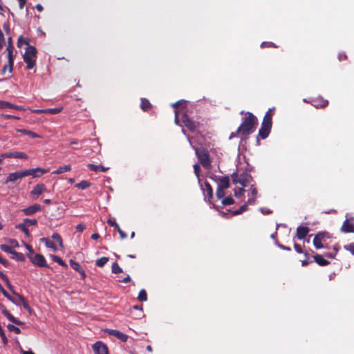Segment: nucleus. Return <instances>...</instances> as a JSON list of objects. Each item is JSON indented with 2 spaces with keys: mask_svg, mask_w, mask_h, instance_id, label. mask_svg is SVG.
<instances>
[{
  "mask_svg": "<svg viewBox=\"0 0 354 354\" xmlns=\"http://www.w3.org/2000/svg\"><path fill=\"white\" fill-rule=\"evenodd\" d=\"M257 124V118L249 113L237 129V134L248 136L254 131Z\"/></svg>",
  "mask_w": 354,
  "mask_h": 354,
  "instance_id": "1",
  "label": "nucleus"
},
{
  "mask_svg": "<svg viewBox=\"0 0 354 354\" xmlns=\"http://www.w3.org/2000/svg\"><path fill=\"white\" fill-rule=\"evenodd\" d=\"M37 49L35 46L28 45L23 55L24 61L26 64V68L32 69L36 66Z\"/></svg>",
  "mask_w": 354,
  "mask_h": 354,
  "instance_id": "2",
  "label": "nucleus"
},
{
  "mask_svg": "<svg viewBox=\"0 0 354 354\" xmlns=\"http://www.w3.org/2000/svg\"><path fill=\"white\" fill-rule=\"evenodd\" d=\"M273 109H274V108L270 109L266 112V115H264V118H263V122L261 124V127L259 131V135L262 139H266L270 133L271 127H272V114L271 112Z\"/></svg>",
  "mask_w": 354,
  "mask_h": 354,
  "instance_id": "3",
  "label": "nucleus"
},
{
  "mask_svg": "<svg viewBox=\"0 0 354 354\" xmlns=\"http://www.w3.org/2000/svg\"><path fill=\"white\" fill-rule=\"evenodd\" d=\"M251 192L248 194V199L247 201V203L244 205H243L238 210H236L233 212L234 215H237L239 214L243 213V212L247 210V207L248 205H254L255 203V200L257 195V191L255 187H253V186L250 188Z\"/></svg>",
  "mask_w": 354,
  "mask_h": 354,
  "instance_id": "4",
  "label": "nucleus"
},
{
  "mask_svg": "<svg viewBox=\"0 0 354 354\" xmlns=\"http://www.w3.org/2000/svg\"><path fill=\"white\" fill-rule=\"evenodd\" d=\"M195 152L203 167L209 168L211 165V162L207 151L203 149H196Z\"/></svg>",
  "mask_w": 354,
  "mask_h": 354,
  "instance_id": "5",
  "label": "nucleus"
},
{
  "mask_svg": "<svg viewBox=\"0 0 354 354\" xmlns=\"http://www.w3.org/2000/svg\"><path fill=\"white\" fill-rule=\"evenodd\" d=\"M329 238V235L326 232H319L313 239V245L317 249H321L326 247V239Z\"/></svg>",
  "mask_w": 354,
  "mask_h": 354,
  "instance_id": "6",
  "label": "nucleus"
},
{
  "mask_svg": "<svg viewBox=\"0 0 354 354\" xmlns=\"http://www.w3.org/2000/svg\"><path fill=\"white\" fill-rule=\"evenodd\" d=\"M28 258L31 261V262L39 267H47V263L44 258V257L41 254H37L35 255H28Z\"/></svg>",
  "mask_w": 354,
  "mask_h": 354,
  "instance_id": "7",
  "label": "nucleus"
},
{
  "mask_svg": "<svg viewBox=\"0 0 354 354\" xmlns=\"http://www.w3.org/2000/svg\"><path fill=\"white\" fill-rule=\"evenodd\" d=\"M48 169H43L41 167L25 170L26 176H32L33 178H39L43 174L48 173Z\"/></svg>",
  "mask_w": 354,
  "mask_h": 354,
  "instance_id": "8",
  "label": "nucleus"
},
{
  "mask_svg": "<svg viewBox=\"0 0 354 354\" xmlns=\"http://www.w3.org/2000/svg\"><path fill=\"white\" fill-rule=\"evenodd\" d=\"M182 120L185 126L192 132L195 131L198 126V123L192 121L186 114L183 115Z\"/></svg>",
  "mask_w": 354,
  "mask_h": 354,
  "instance_id": "9",
  "label": "nucleus"
},
{
  "mask_svg": "<svg viewBox=\"0 0 354 354\" xmlns=\"http://www.w3.org/2000/svg\"><path fill=\"white\" fill-rule=\"evenodd\" d=\"M93 349L95 354H109L106 344L102 342H97L93 345Z\"/></svg>",
  "mask_w": 354,
  "mask_h": 354,
  "instance_id": "10",
  "label": "nucleus"
},
{
  "mask_svg": "<svg viewBox=\"0 0 354 354\" xmlns=\"http://www.w3.org/2000/svg\"><path fill=\"white\" fill-rule=\"evenodd\" d=\"M41 206L39 204H34L32 205H30L26 208H24L21 209V212L26 215V216H31L37 212H39L41 210Z\"/></svg>",
  "mask_w": 354,
  "mask_h": 354,
  "instance_id": "11",
  "label": "nucleus"
},
{
  "mask_svg": "<svg viewBox=\"0 0 354 354\" xmlns=\"http://www.w3.org/2000/svg\"><path fill=\"white\" fill-rule=\"evenodd\" d=\"M46 191V187L43 183H39L36 185L30 194L35 198H37L43 192Z\"/></svg>",
  "mask_w": 354,
  "mask_h": 354,
  "instance_id": "12",
  "label": "nucleus"
},
{
  "mask_svg": "<svg viewBox=\"0 0 354 354\" xmlns=\"http://www.w3.org/2000/svg\"><path fill=\"white\" fill-rule=\"evenodd\" d=\"M353 218L346 219L341 227V231L344 233L354 232V223L351 222Z\"/></svg>",
  "mask_w": 354,
  "mask_h": 354,
  "instance_id": "13",
  "label": "nucleus"
},
{
  "mask_svg": "<svg viewBox=\"0 0 354 354\" xmlns=\"http://www.w3.org/2000/svg\"><path fill=\"white\" fill-rule=\"evenodd\" d=\"M26 177V172L24 171H17L14 173H11L8 175L6 183L8 182H15L17 180L21 179Z\"/></svg>",
  "mask_w": 354,
  "mask_h": 354,
  "instance_id": "14",
  "label": "nucleus"
},
{
  "mask_svg": "<svg viewBox=\"0 0 354 354\" xmlns=\"http://www.w3.org/2000/svg\"><path fill=\"white\" fill-rule=\"evenodd\" d=\"M1 157L2 158H23V159H27L28 156L23 153V152H19V151H15V152H8L5 153H2L1 155Z\"/></svg>",
  "mask_w": 354,
  "mask_h": 354,
  "instance_id": "15",
  "label": "nucleus"
},
{
  "mask_svg": "<svg viewBox=\"0 0 354 354\" xmlns=\"http://www.w3.org/2000/svg\"><path fill=\"white\" fill-rule=\"evenodd\" d=\"M309 232V229L308 227L299 225L297 228V234L296 236L299 240H303L306 236V235Z\"/></svg>",
  "mask_w": 354,
  "mask_h": 354,
  "instance_id": "16",
  "label": "nucleus"
},
{
  "mask_svg": "<svg viewBox=\"0 0 354 354\" xmlns=\"http://www.w3.org/2000/svg\"><path fill=\"white\" fill-rule=\"evenodd\" d=\"M69 263H70L71 266V267H72L75 270L77 271V272H78L82 275V277L83 278H84V277H85V276H86L85 272H84V271L82 269V268L80 267V264H79L77 262H76V261H73V260H70Z\"/></svg>",
  "mask_w": 354,
  "mask_h": 354,
  "instance_id": "17",
  "label": "nucleus"
},
{
  "mask_svg": "<svg viewBox=\"0 0 354 354\" xmlns=\"http://www.w3.org/2000/svg\"><path fill=\"white\" fill-rule=\"evenodd\" d=\"M87 167L91 171H95V172H98V171L105 172V171H106L108 170V167H105L102 166V165H95L94 164H88L87 165Z\"/></svg>",
  "mask_w": 354,
  "mask_h": 354,
  "instance_id": "18",
  "label": "nucleus"
},
{
  "mask_svg": "<svg viewBox=\"0 0 354 354\" xmlns=\"http://www.w3.org/2000/svg\"><path fill=\"white\" fill-rule=\"evenodd\" d=\"M230 187V180L227 177L222 178L218 183V187L226 189Z\"/></svg>",
  "mask_w": 354,
  "mask_h": 354,
  "instance_id": "19",
  "label": "nucleus"
},
{
  "mask_svg": "<svg viewBox=\"0 0 354 354\" xmlns=\"http://www.w3.org/2000/svg\"><path fill=\"white\" fill-rule=\"evenodd\" d=\"M237 177V176L236 175H233L232 176V178H233V181L234 183H240L243 187H245L246 186V184L249 181V179L251 178V177L250 176H246L245 177H243V178H241L239 179H236V178Z\"/></svg>",
  "mask_w": 354,
  "mask_h": 354,
  "instance_id": "20",
  "label": "nucleus"
},
{
  "mask_svg": "<svg viewBox=\"0 0 354 354\" xmlns=\"http://www.w3.org/2000/svg\"><path fill=\"white\" fill-rule=\"evenodd\" d=\"M110 334L118 337L119 339L122 340V342H126L128 339V336L127 335H125L118 330H111L110 332Z\"/></svg>",
  "mask_w": 354,
  "mask_h": 354,
  "instance_id": "21",
  "label": "nucleus"
},
{
  "mask_svg": "<svg viewBox=\"0 0 354 354\" xmlns=\"http://www.w3.org/2000/svg\"><path fill=\"white\" fill-rule=\"evenodd\" d=\"M314 259L318 265L322 266H327L329 264V261L324 259L323 257L319 254L314 256Z\"/></svg>",
  "mask_w": 354,
  "mask_h": 354,
  "instance_id": "22",
  "label": "nucleus"
},
{
  "mask_svg": "<svg viewBox=\"0 0 354 354\" xmlns=\"http://www.w3.org/2000/svg\"><path fill=\"white\" fill-rule=\"evenodd\" d=\"M40 240L42 243H44L46 245L47 248L52 249L55 252L57 251V249L55 243L50 240H49L48 238H41Z\"/></svg>",
  "mask_w": 354,
  "mask_h": 354,
  "instance_id": "23",
  "label": "nucleus"
},
{
  "mask_svg": "<svg viewBox=\"0 0 354 354\" xmlns=\"http://www.w3.org/2000/svg\"><path fill=\"white\" fill-rule=\"evenodd\" d=\"M71 169V167L70 165H66L62 167H59L57 169L53 171L54 174H60L66 171H68Z\"/></svg>",
  "mask_w": 354,
  "mask_h": 354,
  "instance_id": "24",
  "label": "nucleus"
},
{
  "mask_svg": "<svg viewBox=\"0 0 354 354\" xmlns=\"http://www.w3.org/2000/svg\"><path fill=\"white\" fill-rule=\"evenodd\" d=\"M16 227L18 230L22 231L26 234V236L28 237L30 236V232H29V230L28 229L26 223H19L16 226Z\"/></svg>",
  "mask_w": 354,
  "mask_h": 354,
  "instance_id": "25",
  "label": "nucleus"
},
{
  "mask_svg": "<svg viewBox=\"0 0 354 354\" xmlns=\"http://www.w3.org/2000/svg\"><path fill=\"white\" fill-rule=\"evenodd\" d=\"M11 254H12L11 258L13 259H15V260L19 261H24L25 260V257L22 253L17 252L14 250Z\"/></svg>",
  "mask_w": 354,
  "mask_h": 354,
  "instance_id": "26",
  "label": "nucleus"
},
{
  "mask_svg": "<svg viewBox=\"0 0 354 354\" xmlns=\"http://www.w3.org/2000/svg\"><path fill=\"white\" fill-rule=\"evenodd\" d=\"M8 59L9 62V73H11L12 71L13 64H14V55L13 52L8 53Z\"/></svg>",
  "mask_w": 354,
  "mask_h": 354,
  "instance_id": "27",
  "label": "nucleus"
},
{
  "mask_svg": "<svg viewBox=\"0 0 354 354\" xmlns=\"http://www.w3.org/2000/svg\"><path fill=\"white\" fill-rule=\"evenodd\" d=\"M91 186V183L87 180H82L76 184L75 187L79 189H85Z\"/></svg>",
  "mask_w": 354,
  "mask_h": 354,
  "instance_id": "28",
  "label": "nucleus"
},
{
  "mask_svg": "<svg viewBox=\"0 0 354 354\" xmlns=\"http://www.w3.org/2000/svg\"><path fill=\"white\" fill-rule=\"evenodd\" d=\"M50 257H51V259L54 262L57 263L59 265H60V266H63L64 268L67 267V265L66 264V263L60 257H59L58 256L52 254V255H50Z\"/></svg>",
  "mask_w": 354,
  "mask_h": 354,
  "instance_id": "29",
  "label": "nucleus"
},
{
  "mask_svg": "<svg viewBox=\"0 0 354 354\" xmlns=\"http://www.w3.org/2000/svg\"><path fill=\"white\" fill-rule=\"evenodd\" d=\"M23 45H28L29 44V39L28 38H25L23 36H20L17 41V46L19 48H21Z\"/></svg>",
  "mask_w": 354,
  "mask_h": 354,
  "instance_id": "30",
  "label": "nucleus"
},
{
  "mask_svg": "<svg viewBox=\"0 0 354 354\" xmlns=\"http://www.w3.org/2000/svg\"><path fill=\"white\" fill-rule=\"evenodd\" d=\"M151 106L150 102L145 98L141 99L140 107L143 111H147Z\"/></svg>",
  "mask_w": 354,
  "mask_h": 354,
  "instance_id": "31",
  "label": "nucleus"
},
{
  "mask_svg": "<svg viewBox=\"0 0 354 354\" xmlns=\"http://www.w3.org/2000/svg\"><path fill=\"white\" fill-rule=\"evenodd\" d=\"M319 102H317V101H315V104H314V106L316 107V108H319V107H325L326 106H327L328 104V101L326 100H324L322 98L318 100Z\"/></svg>",
  "mask_w": 354,
  "mask_h": 354,
  "instance_id": "32",
  "label": "nucleus"
},
{
  "mask_svg": "<svg viewBox=\"0 0 354 354\" xmlns=\"http://www.w3.org/2000/svg\"><path fill=\"white\" fill-rule=\"evenodd\" d=\"M319 102H317V101H315V104H314V106L316 107V108H319V107H325L326 106H327L328 104V101L326 100H324L322 98L318 100Z\"/></svg>",
  "mask_w": 354,
  "mask_h": 354,
  "instance_id": "33",
  "label": "nucleus"
},
{
  "mask_svg": "<svg viewBox=\"0 0 354 354\" xmlns=\"http://www.w3.org/2000/svg\"><path fill=\"white\" fill-rule=\"evenodd\" d=\"M52 238L58 243L60 248H64L62 239L58 233H53Z\"/></svg>",
  "mask_w": 354,
  "mask_h": 354,
  "instance_id": "34",
  "label": "nucleus"
},
{
  "mask_svg": "<svg viewBox=\"0 0 354 354\" xmlns=\"http://www.w3.org/2000/svg\"><path fill=\"white\" fill-rule=\"evenodd\" d=\"M109 261V258L101 257L96 261V266L100 268L103 267Z\"/></svg>",
  "mask_w": 354,
  "mask_h": 354,
  "instance_id": "35",
  "label": "nucleus"
},
{
  "mask_svg": "<svg viewBox=\"0 0 354 354\" xmlns=\"http://www.w3.org/2000/svg\"><path fill=\"white\" fill-rule=\"evenodd\" d=\"M0 249L8 254H12L14 250L10 247L8 244H1L0 245Z\"/></svg>",
  "mask_w": 354,
  "mask_h": 354,
  "instance_id": "36",
  "label": "nucleus"
},
{
  "mask_svg": "<svg viewBox=\"0 0 354 354\" xmlns=\"http://www.w3.org/2000/svg\"><path fill=\"white\" fill-rule=\"evenodd\" d=\"M4 315L7 317V318L11 321L12 322L17 324V325H20L21 324V322L17 319L16 318H15L12 315H10L8 312L6 311L4 313Z\"/></svg>",
  "mask_w": 354,
  "mask_h": 354,
  "instance_id": "37",
  "label": "nucleus"
},
{
  "mask_svg": "<svg viewBox=\"0 0 354 354\" xmlns=\"http://www.w3.org/2000/svg\"><path fill=\"white\" fill-rule=\"evenodd\" d=\"M138 299L140 301H147V292H146V291H145L144 289L141 290L139 292Z\"/></svg>",
  "mask_w": 354,
  "mask_h": 354,
  "instance_id": "38",
  "label": "nucleus"
},
{
  "mask_svg": "<svg viewBox=\"0 0 354 354\" xmlns=\"http://www.w3.org/2000/svg\"><path fill=\"white\" fill-rule=\"evenodd\" d=\"M62 110V107L53 108V109H46V113L49 114H57Z\"/></svg>",
  "mask_w": 354,
  "mask_h": 354,
  "instance_id": "39",
  "label": "nucleus"
},
{
  "mask_svg": "<svg viewBox=\"0 0 354 354\" xmlns=\"http://www.w3.org/2000/svg\"><path fill=\"white\" fill-rule=\"evenodd\" d=\"M19 301L21 303V306L26 310H30V308L29 306L28 303L27 301L24 299V297L21 296H19Z\"/></svg>",
  "mask_w": 354,
  "mask_h": 354,
  "instance_id": "40",
  "label": "nucleus"
},
{
  "mask_svg": "<svg viewBox=\"0 0 354 354\" xmlns=\"http://www.w3.org/2000/svg\"><path fill=\"white\" fill-rule=\"evenodd\" d=\"M111 269L113 273L117 274L122 272V268L119 266V265L117 263H113Z\"/></svg>",
  "mask_w": 354,
  "mask_h": 354,
  "instance_id": "41",
  "label": "nucleus"
},
{
  "mask_svg": "<svg viewBox=\"0 0 354 354\" xmlns=\"http://www.w3.org/2000/svg\"><path fill=\"white\" fill-rule=\"evenodd\" d=\"M7 328L8 329L10 330V331H12V332H14L16 334H19L21 333V330L19 328L12 325V324H8L7 326Z\"/></svg>",
  "mask_w": 354,
  "mask_h": 354,
  "instance_id": "42",
  "label": "nucleus"
},
{
  "mask_svg": "<svg viewBox=\"0 0 354 354\" xmlns=\"http://www.w3.org/2000/svg\"><path fill=\"white\" fill-rule=\"evenodd\" d=\"M8 244L13 250L15 248H18L19 246L18 241L17 240H15V239H9L8 241Z\"/></svg>",
  "mask_w": 354,
  "mask_h": 354,
  "instance_id": "43",
  "label": "nucleus"
},
{
  "mask_svg": "<svg viewBox=\"0 0 354 354\" xmlns=\"http://www.w3.org/2000/svg\"><path fill=\"white\" fill-rule=\"evenodd\" d=\"M12 105V104L8 102L0 100V109H7V108L11 109Z\"/></svg>",
  "mask_w": 354,
  "mask_h": 354,
  "instance_id": "44",
  "label": "nucleus"
},
{
  "mask_svg": "<svg viewBox=\"0 0 354 354\" xmlns=\"http://www.w3.org/2000/svg\"><path fill=\"white\" fill-rule=\"evenodd\" d=\"M19 131L23 133H25V134L30 136L31 138H37L38 137L37 134H36L35 133L28 131V130H26V129L19 130Z\"/></svg>",
  "mask_w": 354,
  "mask_h": 354,
  "instance_id": "45",
  "label": "nucleus"
},
{
  "mask_svg": "<svg viewBox=\"0 0 354 354\" xmlns=\"http://www.w3.org/2000/svg\"><path fill=\"white\" fill-rule=\"evenodd\" d=\"M23 223H26L27 226L36 225L37 224V221L36 219L25 218Z\"/></svg>",
  "mask_w": 354,
  "mask_h": 354,
  "instance_id": "46",
  "label": "nucleus"
},
{
  "mask_svg": "<svg viewBox=\"0 0 354 354\" xmlns=\"http://www.w3.org/2000/svg\"><path fill=\"white\" fill-rule=\"evenodd\" d=\"M0 278L6 282V285L9 288H11V284L10 283V281H9L8 277L1 271H0Z\"/></svg>",
  "mask_w": 354,
  "mask_h": 354,
  "instance_id": "47",
  "label": "nucleus"
},
{
  "mask_svg": "<svg viewBox=\"0 0 354 354\" xmlns=\"http://www.w3.org/2000/svg\"><path fill=\"white\" fill-rule=\"evenodd\" d=\"M222 203L224 205H230L234 203V200L231 197H226L223 199Z\"/></svg>",
  "mask_w": 354,
  "mask_h": 354,
  "instance_id": "48",
  "label": "nucleus"
},
{
  "mask_svg": "<svg viewBox=\"0 0 354 354\" xmlns=\"http://www.w3.org/2000/svg\"><path fill=\"white\" fill-rule=\"evenodd\" d=\"M225 189L217 187L216 196L218 198H223L225 196Z\"/></svg>",
  "mask_w": 354,
  "mask_h": 354,
  "instance_id": "49",
  "label": "nucleus"
},
{
  "mask_svg": "<svg viewBox=\"0 0 354 354\" xmlns=\"http://www.w3.org/2000/svg\"><path fill=\"white\" fill-rule=\"evenodd\" d=\"M107 223H109V225H110L111 226H114L116 229L118 228L120 226L118 225V224L116 223L115 218H109L108 219L107 221Z\"/></svg>",
  "mask_w": 354,
  "mask_h": 354,
  "instance_id": "50",
  "label": "nucleus"
},
{
  "mask_svg": "<svg viewBox=\"0 0 354 354\" xmlns=\"http://www.w3.org/2000/svg\"><path fill=\"white\" fill-rule=\"evenodd\" d=\"M205 187L207 188V194L210 197H212V194H213V191H212V189L210 185L208 183H205Z\"/></svg>",
  "mask_w": 354,
  "mask_h": 354,
  "instance_id": "51",
  "label": "nucleus"
},
{
  "mask_svg": "<svg viewBox=\"0 0 354 354\" xmlns=\"http://www.w3.org/2000/svg\"><path fill=\"white\" fill-rule=\"evenodd\" d=\"M0 291L2 294L7 297L9 300H11V297L8 295V293L6 291V290L3 288V286L0 284Z\"/></svg>",
  "mask_w": 354,
  "mask_h": 354,
  "instance_id": "52",
  "label": "nucleus"
},
{
  "mask_svg": "<svg viewBox=\"0 0 354 354\" xmlns=\"http://www.w3.org/2000/svg\"><path fill=\"white\" fill-rule=\"evenodd\" d=\"M344 248L354 254V243L346 245Z\"/></svg>",
  "mask_w": 354,
  "mask_h": 354,
  "instance_id": "53",
  "label": "nucleus"
},
{
  "mask_svg": "<svg viewBox=\"0 0 354 354\" xmlns=\"http://www.w3.org/2000/svg\"><path fill=\"white\" fill-rule=\"evenodd\" d=\"M25 247L28 250V255H35L34 254V251L32 249L31 246L29 245L28 244H25Z\"/></svg>",
  "mask_w": 354,
  "mask_h": 354,
  "instance_id": "54",
  "label": "nucleus"
},
{
  "mask_svg": "<svg viewBox=\"0 0 354 354\" xmlns=\"http://www.w3.org/2000/svg\"><path fill=\"white\" fill-rule=\"evenodd\" d=\"M25 247L28 250V255H35L34 254V251L32 249L31 246L29 245L28 244H25Z\"/></svg>",
  "mask_w": 354,
  "mask_h": 354,
  "instance_id": "55",
  "label": "nucleus"
},
{
  "mask_svg": "<svg viewBox=\"0 0 354 354\" xmlns=\"http://www.w3.org/2000/svg\"><path fill=\"white\" fill-rule=\"evenodd\" d=\"M86 229L85 225L80 223L76 226V230L79 232H82Z\"/></svg>",
  "mask_w": 354,
  "mask_h": 354,
  "instance_id": "56",
  "label": "nucleus"
},
{
  "mask_svg": "<svg viewBox=\"0 0 354 354\" xmlns=\"http://www.w3.org/2000/svg\"><path fill=\"white\" fill-rule=\"evenodd\" d=\"M294 248H295V250H296L297 252H298L299 254L303 253V250H302L301 246L299 244L295 243L294 244Z\"/></svg>",
  "mask_w": 354,
  "mask_h": 354,
  "instance_id": "57",
  "label": "nucleus"
},
{
  "mask_svg": "<svg viewBox=\"0 0 354 354\" xmlns=\"http://www.w3.org/2000/svg\"><path fill=\"white\" fill-rule=\"evenodd\" d=\"M117 230H118V233L120 234V238L122 239H124L125 238H127V234L120 229V227L118 228H117Z\"/></svg>",
  "mask_w": 354,
  "mask_h": 354,
  "instance_id": "58",
  "label": "nucleus"
},
{
  "mask_svg": "<svg viewBox=\"0 0 354 354\" xmlns=\"http://www.w3.org/2000/svg\"><path fill=\"white\" fill-rule=\"evenodd\" d=\"M259 210L263 214H270L271 213V211L266 207H261L259 209Z\"/></svg>",
  "mask_w": 354,
  "mask_h": 354,
  "instance_id": "59",
  "label": "nucleus"
},
{
  "mask_svg": "<svg viewBox=\"0 0 354 354\" xmlns=\"http://www.w3.org/2000/svg\"><path fill=\"white\" fill-rule=\"evenodd\" d=\"M194 173H195L196 176L197 177H198V176H199V171H200V167H199V165H197V164H195V165H194Z\"/></svg>",
  "mask_w": 354,
  "mask_h": 354,
  "instance_id": "60",
  "label": "nucleus"
},
{
  "mask_svg": "<svg viewBox=\"0 0 354 354\" xmlns=\"http://www.w3.org/2000/svg\"><path fill=\"white\" fill-rule=\"evenodd\" d=\"M245 192V190L243 188H240L238 191H235V196L239 197L242 195V194Z\"/></svg>",
  "mask_w": 354,
  "mask_h": 354,
  "instance_id": "61",
  "label": "nucleus"
},
{
  "mask_svg": "<svg viewBox=\"0 0 354 354\" xmlns=\"http://www.w3.org/2000/svg\"><path fill=\"white\" fill-rule=\"evenodd\" d=\"M3 117L5 119H10V118H13V119H16V120H19L20 119L19 117L12 115H3Z\"/></svg>",
  "mask_w": 354,
  "mask_h": 354,
  "instance_id": "62",
  "label": "nucleus"
},
{
  "mask_svg": "<svg viewBox=\"0 0 354 354\" xmlns=\"http://www.w3.org/2000/svg\"><path fill=\"white\" fill-rule=\"evenodd\" d=\"M11 109H14L18 111H25V109L23 106L15 105L12 104Z\"/></svg>",
  "mask_w": 354,
  "mask_h": 354,
  "instance_id": "63",
  "label": "nucleus"
},
{
  "mask_svg": "<svg viewBox=\"0 0 354 354\" xmlns=\"http://www.w3.org/2000/svg\"><path fill=\"white\" fill-rule=\"evenodd\" d=\"M18 2H19V8L20 9H23L24 8V5L26 4V0H17Z\"/></svg>",
  "mask_w": 354,
  "mask_h": 354,
  "instance_id": "64",
  "label": "nucleus"
}]
</instances>
